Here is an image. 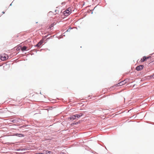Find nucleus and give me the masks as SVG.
I'll list each match as a JSON object with an SVG mask.
<instances>
[{
    "label": "nucleus",
    "mask_w": 154,
    "mask_h": 154,
    "mask_svg": "<svg viewBox=\"0 0 154 154\" xmlns=\"http://www.w3.org/2000/svg\"><path fill=\"white\" fill-rule=\"evenodd\" d=\"M72 13V9L71 8H68L66 11H64L63 12V15L66 16L69 15Z\"/></svg>",
    "instance_id": "f257e3e1"
},
{
    "label": "nucleus",
    "mask_w": 154,
    "mask_h": 154,
    "mask_svg": "<svg viewBox=\"0 0 154 154\" xmlns=\"http://www.w3.org/2000/svg\"><path fill=\"white\" fill-rule=\"evenodd\" d=\"M44 42V40L41 39L40 41L38 43L35 45H34V47H40V46L42 45V44Z\"/></svg>",
    "instance_id": "f03ea898"
},
{
    "label": "nucleus",
    "mask_w": 154,
    "mask_h": 154,
    "mask_svg": "<svg viewBox=\"0 0 154 154\" xmlns=\"http://www.w3.org/2000/svg\"><path fill=\"white\" fill-rule=\"evenodd\" d=\"M144 66L143 65H140L137 66L136 68V70L139 71L142 70Z\"/></svg>",
    "instance_id": "7ed1b4c3"
},
{
    "label": "nucleus",
    "mask_w": 154,
    "mask_h": 154,
    "mask_svg": "<svg viewBox=\"0 0 154 154\" xmlns=\"http://www.w3.org/2000/svg\"><path fill=\"white\" fill-rule=\"evenodd\" d=\"M6 55L7 56H6L5 55L4 56H1V60L2 61H5L8 59V58L9 57L7 55Z\"/></svg>",
    "instance_id": "20e7f679"
},
{
    "label": "nucleus",
    "mask_w": 154,
    "mask_h": 154,
    "mask_svg": "<svg viewBox=\"0 0 154 154\" xmlns=\"http://www.w3.org/2000/svg\"><path fill=\"white\" fill-rule=\"evenodd\" d=\"M126 84L125 80L122 81L117 84V86H121Z\"/></svg>",
    "instance_id": "39448f33"
},
{
    "label": "nucleus",
    "mask_w": 154,
    "mask_h": 154,
    "mask_svg": "<svg viewBox=\"0 0 154 154\" xmlns=\"http://www.w3.org/2000/svg\"><path fill=\"white\" fill-rule=\"evenodd\" d=\"M14 135L19 137H23L24 136V135L23 134L20 133H15L14 134Z\"/></svg>",
    "instance_id": "423d86ee"
},
{
    "label": "nucleus",
    "mask_w": 154,
    "mask_h": 154,
    "mask_svg": "<svg viewBox=\"0 0 154 154\" xmlns=\"http://www.w3.org/2000/svg\"><path fill=\"white\" fill-rule=\"evenodd\" d=\"M20 47L21 48V50L23 52L27 51V47L26 46H21Z\"/></svg>",
    "instance_id": "0eeeda50"
},
{
    "label": "nucleus",
    "mask_w": 154,
    "mask_h": 154,
    "mask_svg": "<svg viewBox=\"0 0 154 154\" xmlns=\"http://www.w3.org/2000/svg\"><path fill=\"white\" fill-rule=\"evenodd\" d=\"M43 152L45 154H53L52 152L48 150H44Z\"/></svg>",
    "instance_id": "6e6552de"
},
{
    "label": "nucleus",
    "mask_w": 154,
    "mask_h": 154,
    "mask_svg": "<svg viewBox=\"0 0 154 154\" xmlns=\"http://www.w3.org/2000/svg\"><path fill=\"white\" fill-rule=\"evenodd\" d=\"M146 56H144L141 59L140 61L141 62H143L145 61H146Z\"/></svg>",
    "instance_id": "1a4fd4ad"
},
{
    "label": "nucleus",
    "mask_w": 154,
    "mask_h": 154,
    "mask_svg": "<svg viewBox=\"0 0 154 154\" xmlns=\"http://www.w3.org/2000/svg\"><path fill=\"white\" fill-rule=\"evenodd\" d=\"M68 119H70V120H73L75 119V116L74 115H72V116H71L69 117L68 118Z\"/></svg>",
    "instance_id": "9d476101"
},
{
    "label": "nucleus",
    "mask_w": 154,
    "mask_h": 154,
    "mask_svg": "<svg viewBox=\"0 0 154 154\" xmlns=\"http://www.w3.org/2000/svg\"><path fill=\"white\" fill-rule=\"evenodd\" d=\"M79 122H74V123L71 124V125H77L78 124H79Z\"/></svg>",
    "instance_id": "9b49d317"
},
{
    "label": "nucleus",
    "mask_w": 154,
    "mask_h": 154,
    "mask_svg": "<svg viewBox=\"0 0 154 154\" xmlns=\"http://www.w3.org/2000/svg\"><path fill=\"white\" fill-rule=\"evenodd\" d=\"M75 116V119L76 118H79L80 117V116H79V114H76L75 115H74Z\"/></svg>",
    "instance_id": "f8f14e48"
},
{
    "label": "nucleus",
    "mask_w": 154,
    "mask_h": 154,
    "mask_svg": "<svg viewBox=\"0 0 154 154\" xmlns=\"http://www.w3.org/2000/svg\"><path fill=\"white\" fill-rule=\"evenodd\" d=\"M20 46H21V45H19V46H18L16 48V50L18 51L21 50V48L20 47Z\"/></svg>",
    "instance_id": "ddd939ff"
},
{
    "label": "nucleus",
    "mask_w": 154,
    "mask_h": 154,
    "mask_svg": "<svg viewBox=\"0 0 154 154\" xmlns=\"http://www.w3.org/2000/svg\"><path fill=\"white\" fill-rule=\"evenodd\" d=\"M11 122H13V123H15L17 122V120L14 119H13L11 120Z\"/></svg>",
    "instance_id": "4468645a"
},
{
    "label": "nucleus",
    "mask_w": 154,
    "mask_h": 154,
    "mask_svg": "<svg viewBox=\"0 0 154 154\" xmlns=\"http://www.w3.org/2000/svg\"><path fill=\"white\" fill-rule=\"evenodd\" d=\"M149 76H150V78H151V79H154V73L152 75H150Z\"/></svg>",
    "instance_id": "2eb2a0df"
},
{
    "label": "nucleus",
    "mask_w": 154,
    "mask_h": 154,
    "mask_svg": "<svg viewBox=\"0 0 154 154\" xmlns=\"http://www.w3.org/2000/svg\"><path fill=\"white\" fill-rule=\"evenodd\" d=\"M72 28L70 27L65 32H69L70 31V30L71 29H72Z\"/></svg>",
    "instance_id": "dca6fc26"
},
{
    "label": "nucleus",
    "mask_w": 154,
    "mask_h": 154,
    "mask_svg": "<svg viewBox=\"0 0 154 154\" xmlns=\"http://www.w3.org/2000/svg\"><path fill=\"white\" fill-rule=\"evenodd\" d=\"M146 77L147 79H148L149 80H150V79H151V78H150L149 75L147 76Z\"/></svg>",
    "instance_id": "f3484780"
},
{
    "label": "nucleus",
    "mask_w": 154,
    "mask_h": 154,
    "mask_svg": "<svg viewBox=\"0 0 154 154\" xmlns=\"http://www.w3.org/2000/svg\"><path fill=\"white\" fill-rule=\"evenodd\" d=\"M49 35H48L43 37L42 39L44 40V39H45L46 38H47Z\"/></svg>",
    "instance_id": "a211bd4d"
},
{
    "label": "nucleus",
    "mask_w": 154,
    "mask_h": 154,
    "mask_svg": "<svg viewBox=\"0 0 154 154\" xmlns=\"http://www.w3.org/2000/svg\"><path fill=\"white\" fill-rule=\"evenodd\" d=\"M55 25L54 23H52L50 26V28H51Z\"/></svg>",
    "instance_id": "6ab92c4d"
},
{
    "label": "nucleus",
    "mask_w": 154,
    "mask_h": 154,
    "mask_svg": "<svg viewBox=\"0 0 154 154\" xmlns=\"http://www.w3.org/2000/svg\"><path fill=\"white\" fill-rule=\"evenodd\" d=\"M129 79H126L124 80H125L126 83L127 82H128L129 81Z\"/></svg>",
    "instance_id": "aec40b11"
},
{
    "label": "nucleus",
    "mask_w": 154,
    "mask_h": 154,
    "mask_svg": "<svg viewBox=\"0 0 154 154\" xmlns=\"http://www.w3.org/2000/svg\"><path fill=\"white\" fill-rule=\"evenodd\" d=\"M79 116H80V117L83 116V114L82 113H80L79 114Z\"/></svg>",
    "instance_id": "412c9836"
},
{
    "label": "nucleus",
    "mask_w": 154,
    "mask_h": 154,
    "mask_svg": "<svg viewBox=\"0 0 154 154\" xmlns=\"http://www.w3.org/2000/svg\"><path fill=\"white\" fill-rule=\"evenodd\" d=\"M150 57H151V56H147L146 57V59L147 60V59H149Z\"/></svg>",
    "instance_id": "4be33fe9"
},
{
    "label": "nucleus",
    "mask_w": 154,
    "mask_h": 154,
    "mask_svg": "<svg viewBox=\"0 0 154 154\" xmlns=\"http://www.w3.org/2000/svg\"><path fill=\"white\" fill-rule=\"evenodd\" d=\"M29 126L28 125H23V126H21L22 127H26V126Z\"/></svg>",
    "instance_id": "5701e85b"
},
{
    "label": "nucleus",
    "mask_w": 154,
    "mask_h": 154,
    "mask_svg": "<svg viewBox=\"0 0 154 154\" xmlns=\"http://www.w3.org/2000/svg\"><path fill=\"white\" fill-rule=\"evenodd\" d=\"M65 4V2H63L61 3V4L62 5H63V4Z\"/></svg>",
    "instance_id": "b1692460"
},
{
    "label": "nucleus",
    "mask_w": 154,
    "mask_h": 154,
    "mask_svg": "<svg viewBox=\"0 0 154 154\" xmlns=\"http://www.w3.org/2000/svg\"><path fill=\"white\" fill-rule=\"evenodd\" d=\"M94 10V9L91 10V14H93V11Z\"/></svg>",
    "instance_id": "393cba45"
},
{
    "label": "nucleus",
    "mask_w": 154,
    "mask_h": 154,
    "mask_svg": "<svg viewBox=\"0 0 154 154\" xmlns=\"http://www.w3.org/2000/svg\"><path fill=\"white\" fill-rule=\"evenodd\" d=\"M60 154H65V153L64 152H61L60 153Z\"/></svg>",
    "instance_id": "a878e982"
},
{
    "label": "nucleus",
    "mask_w": 154,
    "mask_h": 154,
    "mask_svg": "<svg viewBox=\"0 0 154 154\" xmlns=\"http://www.w3.org/2000/svg\"><path fill=\"white\" fill-rule=\"evenodd\" d=\"M2 13L3 14H5V12L4 11H2Z\"/></svg>",
    "instance_id": "bb28decb"
},
{
    "label": "nucleus",
    "mask_w": 154,
    "mask_h": 154,
    "mask_svg": "<svg viewBox=\"0 0 154 154\" xmlns=\"http://www.w3.org/2000/svg\"><path fill=\"white\" fill-rule=\"evenodd\" d=\"M12 3H11L10 5L9 6H11V5H12Z\"/></svg>",
    "instance_id": "cd10ccee"
},
{
    "label": "nucleus",
    "mask_w": 154,
    "mask_h": 154,
    "mask_svg": "<svg viewBox=\"0 0 154 154\" xmlns=\"http://www.w3.org/2000/svg\"><path fill=\"white\" fill-rule=\"evenodd\" d=\"M21 149H18L17 150V151H20V150Z\"/></svg>",
    "instance_id": "c85d7f7f"
},
{
    "label": "nucleus",
    "mask_w": 154,
    "mask_h": 154,
    "mask_svg": "<svg viewBox=\"0 0 154 154\" xmlns=\"http://www.w3.org/2000/svg\"><path fill=\"white\" fill-rule=\"evenodd\" d=\"M57 11V10H55V12H56Z\"/></svg>",
    "instance_id": "c756f323"
},
{
    "label": "nucleus",
    "mask_w": 154,
    "mask_h": 154,
    "mask_svg": "<svg viewBox=\"0 0 154 154\" xmlns=\"http://www.w3.org/2000/svg\"><path fill=\"white\" fill-rule=\"evenodd\" d=\"M41 154H45L44 152L43 153H41Z\"/></svg>",
    "instance_id": "7c9ffc66"
},
{
    "label": "nucleus",
    "mask_w": 154,
    "mask_h": 154,
    "mask_svg": "<svg viewBox=\"0 0 154 154\" xmlns=\"http://www.w3.org/2000/svg\"><path fill=\"white\" fill-rule=\"evenodd\" d=\"M40 94H42L41 92H40Z\"/></svg>",
    "instance_id": "2f4dec72"
},
{
    "label": "nucleus",
    "mask_w": 154,
    "mask_h": 154,
    "mask_svg": "<svg viewBox=\"0 0 154 154\" xmlns=\"http://www.w3.org/2000/svg\"><path fill=\"white\" fill-rule=\"evenodd\" d=\"M149 122H147V123H149Z\"/></svg>",
    "instance_id": "473e14b6"
},
{
    "label": "nucleus",
    "mask_w": 154,
    "mask_h": 154,
    "mask_svg": "<svg viewBox=\"0 0 154 154\" xmlns=\"http://www.w3.org/2000/svg\"><path fill=\"white\" fill-rule=\"evenodd\" d=\"M90 97V96H88V97Z\"/></svg>",
    "instance_id": "72a5a7b5"
},
{
    "label": "nucleus",
    "mask_w": 154,
    "mask_h": 154,
    "mask_svg": "<svg viewBox=\"0 0 154 154\" xmlns=\"http://www.w3.org/2000/svg\"><path fill=\"white\" fill-rule=\"evenodd\" d=\"M63 36H65V35H63Z\"/></svg>",
    "instance_id": "f704fd0d"
},
{
    "label": "nucleus",
    "mask_w": 154,
    "mask_h": 154,
    "mask_svg": "<svg viewBox=\"0 0 154 154\" xmlns=\"http://www.w3.org/2000/svg\"><path fill=\"white\" fill-rule=\"evenodd\" d=\"M49 39V38H47V39Z\"/></svg>",
    "instance_id": "c9c22d12"
},
{
    "label": "nucleus",
    "mask_w": 154,
    "mask_h": 154,
    "mask_svg": "<svg viewBox=\"0 0 154 154\" xmlns=\"http://www.w3.org/2000/svg\"><path fill=\"white\" fill-rule=\"evenodd\" d=\"M37 114V113H35V114Z\"/></svg>",
    "instance_id": "e433bc0d"
}]
</instances>
